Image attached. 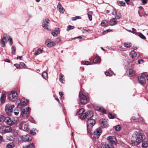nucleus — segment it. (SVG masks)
Returning <instances> with one entry per match:
<instances>
[{"label": "nucleus", "instance_id": "nucleus-48", "mask_svg": "<svg viewBox=\"0 0 148 148\" xmlns=\"http://www.w3.org/2000/svg\"><path fill=\"white\" fill-rule=\"evenodd\" d=\"M27 148H34V145L32 143L28 145L27 146Z\"/></svg>", "mask_w": 148, "mask_h": 148}, {"label": "nucleus", "instance_id": "nucleus-9", "mask_svg": "<svg viewBox=\"0 0 148 148\" xmlns=\"http://www.w3.org/2000/svg\"><path fill=\"white\" fill-rule=\"evenodd\" d=\"M49 20L47 18H46L44 19L42 23V25L43 28L47 30H49V26L48 24L49 23Z\"/></svg>", "mask_w": 148, "mask_h": 148}, {"label": "nucleus", "instance_id": "nucleus-21", "mask_svg": "<svg viewBox=\"0 0 148 148\" xmlns=\"http://www.w3.org/2000/svg\"><path fill=\"white\" fill-rule=\"evenodd\" d=\"M117 24V22L115 20V18H113L110 21V24L111 26H113L116 25Z\"/></svg>", "mask_w": 148, "mask_h": 148}, {"label": "nucleus", "instance_id": "nucleus-1", "mask_svg": "<svg viewBox=\"0 0 148 148\" xmlns=\"http://www.w3.org/2000/svg\"><path fill=\"white\" fill-rule=\"evenodd\" d=\"M143 137L141 132H135L132 135V142L134 145H137L142 141Z\"/></svg>", "mask_w": 148, "mask_h": 148}, {"label": "nucleus", "instance_id": "nucleus-46", "mask_svg": "<svg viewBox=\"0 0 148 148\" xmlns=\"http://www.w3.org/2000/svg\"><path fill=\"white\" fill-rule=\"evenodd\" d=\"M8 40H9L10 44V45H11L13 43V42L12 40V38L10 37H9L8 41Z\"/></svg>", "mask_w": 148, "mask_h": 148}, {"label": "nucleus", "instance_id": "nucleus-45", "mask_svg": "<svg viewBox=\"0 0 148 148\" xmlns=\"http://www.w3.org/2000/svg\"><path fill=\"white\" fill-rule=\"evenodd\" d=\"M82 63L83 64L86 65H88L90 64V62L88 61H86V62L82 61Z\"/></svg>", "mask_w": 148, "mask_h": 148}, {"label": "nucleus", "instance_id": "nucleus-61", "mask_svg": "<svg viewBox=\"0 0 148 148\" xmlns=\"http://www.w3.org/2000/svg\"><path fill=\"white\" fill-rule=\"evenodd\" d=\"M54 97H55L56 99L58 102V103H60L58 97L54 95Z\"/></svg>", "mask_w": 148, "mask_h": 148}, {"label": "nucleus", "instance_id": "nucleus-40", "mask_svg": "<svg viewBox=\"0 0 148 148\" xmlns=\"http://www.w3.org/2000/svg\"><path fill=\"white\" fill-rule=\"evenodd\" d=\"M115 129L117 131H119L121 129V127L119 125H117L115 126Z\"/></svg>", "mask_w": 148, "mask_h": 148}, {"label": "nucleus", "instance_id": "nucleus-7", "mask_svg": "<svg viewBox=\"0 0 148 148\" xmlns=\"http://www.w3.org/2000/svg\"><path fill=\"white\" fill-rule=\"evenodd\" d=\"M29 108L28 107H26L23 108L22 110L21 114L23 117H27L29 116Z\"/></svg>", "mask_w": 148, "mask_h": 148}, {"label": "nucleus", "instance_id": "nucleus-51", "mask_svg": "<svg viewBox=\"0 0 148 148\" xmlns=\"http://www.w3.org/2000/svg\"><path fill=\"white\" fill-rule=\"evenodd\" d=\"M61 40L59 38H57L55 40V41L57 42H59Z\"/></svg>", "mask_w": 148, "mask_h": 148}, {"label": "nucleus", "instance_id": "nucleus-5", "mask_svg": "<svg viewBox=\"0 0 148 148\" xmlns=\"http://www.w3.org/2000/svg\"><path fill=\"white\" fill-rule=\"evenodd\" d=\"M18 95L16 91H12L8 95V98L10 101H14L17 99Z\"/></svg>", "mask_w": 148, "mask_h": 148}, {"label": "nucleus", "instance_id": "nucleus-24", "mask_svg": "<svg viewBox=\"0 0 148 148\" xmlns=\"http://www.w3.org/2000/svg\"><path fill=\"white\" fill-rule=\"evenodd\" d=\"M57 8L59 9V12L61 13H63L64 12L63 8L60 3H58L57 6Z\"/></svg>", "mask_w": 148, "mask_h": 148}, {"label": "nucleus", "instance_id": "nucleus-60", "mask_svg": "<svg viewBox=\"0 0 148 148\" xmlns=\"http://www.w3.org/2000/svg\"><path fill=\"white\" fill-rule=\"evenodd\" d=\"M141 1L143 4H145L147 3V1L146 0H141Z\"/></svg>", "mask_w": 148, "mask_h": 148}, {"label": "nucleus", "instance_id": "nucleus-34", "mask_svg": "<svg viewBox=\"0 0 148 148\" xmlns=\"http://www.w3.org/2000/svg\"><path fill=\"white\" fill-rule=\"evenodd\" d=\"M105 74L106 76H111L114 74V73L113 71L110 72L106 71L105 73Z\"/></svg>", "mask_w": 148, "mask_h": 148}, {"label": "nucleus", "instance_id": "nucleus-36", "mask_svg": "<svg viewBox=\"0 0 148 148\" xmlns=\"http://www.w3.org/2000/svg\"><path fill=\"white\" fill-rule=\"evenodd\" d=\"M108 116L110 119H113L116 117V115L113 114L109 113Z\"/></svg>", "mask_w": 148, "mask_h": 148}, {"label": "nucleus", "instance_id": "nucleus-59", "mask_svg": "<svg viewBox=\"0 0 148 148\" xmlns=\"http://www.w3.org/2000/svg\"><path fill=\"white\" fill-rule=\"evenodd\" d=\"M59 28H56L54 30V31L56 32L57 33H58V32L59 31Z\"/></svg>", "mask_w": 148, "mask_h": 148}, {"label": "nucleus", "instance_id": "nucleus-42", "mask_svg": "<svg viewBox=\"0 0 148 148\" xmlns=\"http://www.w3.org/2000/svg\"><path fill=\"white\" fill-rule=\"evenodd\" d=\"M74 28V27L73 26H72L71 25H69L68 26L67 29L66 31H69V30L73 29Z\"/></svg>", "mask_w": 148, "mask_h": 148}, {"label": "nucleus", "instance_id": "nucleus-39", "mask_svg": "<svg viewBox=\"0 0 148 148\" xmlns=\"http://www.w3.org/2000/svg\"><path fill=\"white\" fill-rule=\"evenodd\" d=\"M5 100V96L3 95L2 94L1 97V103H4Z\"/></svg>", "mask_w": 148, "mask_h": 148}, {"label": "nucleus", "instance_id": "nucleus-37", "mask_svg": "<svg viewBox=\"0 0 148 148\" xmlns=\"http://www.w3.org/2000/svg\"><path fill=\"white\" fill-rule=\"evenodd\" d=\"M92 128L88 127H87V130L88 131V134L90 135H92L93 134V133L92 132V130H91V129Z\"/></svg>", "mask_w": 148, "mask_h": 148}, {"label": "nucleus", "instance_id": "nucleus-47", "mask_svg": "<svg viewBox=\"0 0 148 148\" xmlns=\"http://www.w3.org/2000/svg\"><path fill=\"white\" fill-rule=\"evenodd\" d=\"M100 111H101L103 113H105V110L102 107H100L99 108Z\"/></svg>", "mask_w": 148, "mask_h": 148}, {"label": "nucleus", "instance_id": "nucleus-63", "mask_svg": "<svg viewBox=\"0 0 148 148\" xmlns=\"http://www.w3.org/2000/svg\"><path fill=\"white\" fill-rule=\"evenodd\" d=\"M22 57V56H18L17 57V59L21 60Z\"/></svg>", "mask_w": 148, "mask_h": 148}, {"label": "nucleus", "instance_id": "nucleus-58", "mask_svg": "<svg viewBox=\"0 0 148 148\" xmlns=\"http://www.w3.org/2000/svg\"><path fill=\"white\" fill-rule=\"evenodd\" d=\"M111 31H112V30L111 29H107V30H106L103 31V33H104L105 32L106 33V32H109Z\"/></svg>", "mask_w": 148, "mask_h": 148}, {"label": "nucleus", "instance_id": "nucleus-12", "mask_svg": "<svg viewBox=\"0 0 148 148\" xmlns=\"http://www.w3.org/2000/svg\"><path fill=\"white\" fill-rule=\"evenodd\" d=\"M107 139L111 144H116L117 143L116 137L114 136H109L107 137Z\"/></svg>", "mask_w": 148, "mask_h": 148}, {"label": "nucleus", "instance_id": "nucleus-25", "mask_svg": "<svg viewBox=\"0 0 148 148\" xmlns=\"http://www.w3.org/2000/svg\"><path fill=\"white\" fill-rule=\"evenodd\" d=\"M142 146L143 148H148V142H144L142 143Z\"/></svg>", "mask_w": 148, "mask_h": 148}, {"label": "nucleus", "instance_id": "nucleus-56", "mask_svg": "<svg viewBox=\"0 0 148 148\" xmlns=\"http://www.w3.org/2000/svg\"><path fill=\"white\" fill-rule=\"evenodd\" d=\"M144 62V60L142 59H141L140 60H138V64H140V62Z\"/></svg>", "mask_w": 148, "mask_h": 148}, {"label": "nucleus", "instance_id": "nucleus-41", "mask_svg": "<svg viewBox=\"0 0 148 148\" xmlns=\"http://www.w3.org/2000/svg\"><path fill=\"white\" fill-rule=\"evenodd\" d=\"M4 116H0V125L1 124L2 122L4 121Z\"/></svg>", "mask_w": 148, "mask_h": 148}, {"label": "nucleus", "instance_id": "nucleus-52", "mask_svg": "<svg viewBox=\"0 0 148 148\" xmlns=\"http://www.w3.org/2000/svg\"><path fill=\"white\" fill-rule=\"evenodd\" d=\"M125 3L123 1L121 2V5L122 6H125Z\"/></svg>", "mask_w": 148, "mask_h": 148}, {"label": "nucleus", "instance_id": "nucleus-6", "mask_svg": "<svg viewBox=\"0 0 148 148\" xmlns=\"http://www.w3.org/2000/svg\"><path fill=\"white\" fill-rule=\"evenodd\" d=\"M12 130V128L10 126H2L0 127V132L1 133L10 132Z\"/></svg>", "mask_w": 148, "mask_h": 148}, {"label": "nucleus", "instance_id": "nucleus-53", "mask_svg": "<svg viewBox=\"0 0 148 148\" xmlns=\"http://www.w3.org/2000/svg\"><path fill=\"white\" fill-rule=\"evenodd\" d=\"M112 14L113 15H116V11L115 10H113V12H112Z\"/></svg>", "mask_w": 148, "mask_h": 148}, {"label": "nucleus", "instance_id": "nucleus-57", "mask_svg": "<svg viewBox=\"0 0 148 148\" xmlns=\"http://www.w3.org/2000/svg\"><path fill=\"white\" fill-rule=\"evenodd\" d=\"M30 133L33 135H34L36 134V133L35 132L33 131L32 130L30 131Z\"/></svg>", "mask_w": 148, "mask_h": 148}, {"label": "nucleus", "instance_id": "nucleus-55", "mask_svg": "<svg viewBox=\"0 0 148 148\" xmlns=\"http://www.w3.org/2000/svg\"><path fill=\"white\" fill-rule=\"evenodd\" d=\"M20 64L21 66H22L23 67L25 68V67L26 66V65H25V64L24 63L21 62L20 63Z\"/></svg>", "mask_w": 148, "mask_h": 148}, {"label": "nucleus", "instance_id": "nucleus-13", "mask_svg": "<svg viewBox=\"0 0 148 148\" xmlns=\"http://www.w3.org/2000/svg\"><path fill=\"white\" fill-rule=\"evenodd\" d=\"M87 119L88 121H87V127L92 128V127L95 124V120Z\"/></svg>", "mask_w": 148, "mask_h": 148}, {"label": "nucleus", "instance_id": "nucleus-11", "mask_svg": "<svg viewBox=\"0 0 148 148\" xmlns=\"http://www.w3.org/2000/svg\"><path fill=\"white\" fill-rule=\"evenodd\" d=\"M13 111L12 108L9 104H7L5 106V112L8 115L10 114Z\"/></svg>", "mask_w": 148, "mask_h": 148}, {"label": "nucleus", "instance_id": "nucleus-33", "mask_svg": "<svg viewBox=\"0 0 148 148\" xmlns=\"http://www.w3.org/2000/svg\"><path fill=\"white\" fill-rule=\"evenodd\" d=\"M92 11H90L88 12L87 14V15L88 17L89 20L91 21L92 20Z\"/></svg>", "mask_w": 148, "mask_h": 148}, {"label": "nucleus", "instance_id": "nucleus-26", "mask_svg": "<svg viewBox=\"0 0 148 148\" xmlns=\"http://www.w3.org/2000/svg\"><path fill=\"white\" fill-rule=\"evenodd\" d=\"M101 25L102 26L106 27L108 25V23L106 21H101Z\"/></svg>", "mask_w": 148, "mask_h": 148}, {"label": "nucleus", "instance_id": "nucleus-23", "mask_svg": "<svg viewBox=\"0 0 148 148\" xmlns=\"http://www.w3.org/2000/svg\"><path fill=\"white\" fill-rule=\"evenodd\" d=\"M93 62L96 64H99L101 62L100 59L98 57H96L93 59Z\"/></svg>", "mask_w": 148, "mask_h": 148}, {"label": "nucleus", "instance_id": "nucleus-32", "mask_svg": "<svg viewBox=\"0 0 148 148\" xmlns=\"http://www.w3.org/2000/svg\"><path fill=\"white\" fill-rule=\"evenodd\" d=\"M23 130L26 131H28L29 130L28 128V124L27 123L25 124L24 125L23 128L22 129Z\"/></svg>", "mask_w": 148, "mask_h": 148}, {"label": "nucleus", "instance_id": "nucleus-54", "mask_svg": "<svg viewBox=\"0 0 148 148\" xmlns=\"http://www.w3.org/2000/svg\"><path fill=\"white\" fill-rule=\"evenodd\" d=\"M127 30L130 32H131V33H133V34H135V35H137V33H136V32H132V31H131V30Z\"/></svg>", "mask_w": 148, "mask_h": 148}, {"label": "nucleus", "instance_id": "nucleus-18", "mask_svg": "<svg viewBox=\"0 0 148 148\" xmlns=\"http://www.w3.org/2000/svg\"><path fill=\"white\" fill-rule=\"evenodd\" d=\"M138 80L139 83L142 85L145 84L146 82V79L144 77L142 76L138 77Z\"/></svg>", "mask_w": 148, "mask_h": 148}, {"label": "nucleus", "instance_id": "nucleus-19", "mask_svg": "<svg viewBox=\"0 0 148 148\" xmlns=\"http://www.w3.org/2000/svg\"><path fill=\"white\" fill-rule=\"evenodd\" d=\"M127 73L130 77L133 76L135 75V72L132 69H130L127 71Z\"/></svg>", "mask_w": 148, "mask_h": 148}, {"label": "nucleus", "instance_id": "nucleus-8", "mask_svg": "<svg viewBox=\"0 0 148 148\" xmlns=\"http://www.w3.org/2000/svg\"><path fill=\"white\" fill-rule=\"evenodd\" d=\"M4 121L6 124L10 125H12L16 123L15 120H12L9 117H4Z\"/></svg>", "mask_w": 148, "mask_h": 148}, {"label": "nucleus", "instance_id": "nucleus-4", "mask_svg": "<svg viewBox=\"0 0 148 148\" xmlns=\"http://www.w3.org/2000/svg\"><path fill=\"white\" fill-rule=\"evenodd\" d=\"M26 105V102L25 101H21L20 102L18 103L17 105V108L18 110H16V109L14 111V113L16 115H17L19 113L18 110L20 109L21 110Z\"/></svg>", "mask_w": 148, "mask_h": 148}, {"label": "nucleus", "instance_id": "nucleus-44", "mask_svg": "<svg viewBox=\"0 0 148 148\" xmlns=\"http://www.w3.org/2000/svg\"><path fill=\"white\" fill-rule=\"evenodd\" d=\"M81 17L80 16H76L72 18V21H75L77 19H81Z\"/></svg>", "mask_w": 148, "mask_h": 148}, {"label": "nucleus", "instance_id": "nucleus-31", "mask_svg": "<svg viewBox=\"0 0 148 148\" xmlns=\"http://www.w3.org/2000/svg\"><path fill=\"white\" fill-rule=\"evenodd\" d=\"M15 147V145L13 143L8 144L6 145L7 148H13Z\"/></svg>", "mask_w": 148, "mask_h": 148}, {"label": "nucleus", "instance_id": "nucleus-30", "mask_svg": "<svg viewBox=\"0 0 148 148\" xmlns=\"http://www.w3.org/2000/svg\"><path fill=\"white\" fill-rule=\"evenodd\" d=\"M137 35L138 36L141 38L143 39H146V38L145 36L142 34L141 33H137Z\"/></svg>", "mask_w": 148, "mask_h": 148}, {"label": "nucleus", "instance_id": "nucleus-49", "mask_svg": "<svg viewBox=\"0 0 148 148\" xmlns=\"http://www.w3.org/2000/svg\"><path fill=\"white\" fill-rule=\"evenodd\" d=\"M52 35L54 36H57V33L55 32H52L51 33Z\"/></svg>", "mask_w": 148, "mask_h": 148}, {"label": "nucleus", "instance_id": "nucleus-43", "mask_svg": "<svg viewBox=\"0 0 148 148\" xmlns=\"http://www.w3.org/2000/svg\"><path fill=\"white\" fill-rule=\"evenodd\" d=\"M24 124V121H22L19 124V125L20 129H23L22 126Z\"/></svg>", "mask_w": 148, "mask_h": 148}, {"label": "nucleus", "instance_id": "nucleus-17", "mask_svg": "<svg viewBox=\"0 0 148 148\" xmlns=\"http://www.w3.org/2000/svg\"><path fill=\"white\" fill-rule=\"evenodd\" d=\"M8 38V37L6 34H3V37L2 38L0 41V44L2 45V47H4L5 46V43L6 42L8 41H6V37Z\"/></svg>", "mask_w": 148, "mask_h": 148}, {"label": "nucleus", "instance_id": "nucleus-10", "mask_svg": "<svg viewBox=\"0 0 148 148\" xmlns=\"http://www.w3.org/2000/svg\"><path fill=\"white\" fill-rule=\"evenodd\" d=\"M102 131L101 129L98 128L96 129L94 134V137L95 139H98L102 133Z\"/></svg>", "mask_w": 148, "mask_h": 148}, {"label": "nucleus", "instance_id": "nucleus-3", "mask_svg": "<svg viewBox=\"0 0 148 148\" xmlns=\"http://www.w3.org/2000/svg\"><path fill=\"white\" fill-rule=\"evenodd\" d=\"M79 99L82 104L87 103L89 101L88 93L86 92L83 93L82 91H80L79 94Z\"/></svg>", "mask_w": 148, "mask_h": 148}, {"label": "nucleus", "instance_id": "nucleus-38", "mask_svg": "<svg viewBox=\"0 0 148 148\" xmlns=\"http://www.w3.org/2000/svg\"><path fill=\"white\" fill-rule=\"evenodd\" d=\"M64 76L62 74H60V78L59 81L62 83H63L64 82L63 81H64V80L62 79Z\"/></svg>", "mask_w": 148, "mask_h": 148}, {"label": "nucleus", "instance_id": "nucleus-16", "mask_svg": "<svg viewBox=\"0 0 148 148\" xmlns=\"http://www.w3.org/2000/svg\"><path fill=\"white\" fill-rule=\"evenodd\" d=\"M21 139L24 141H29L31 140V139L29 135H23L20 137Z\"/></svg>", "mask_w": 148, "mask_h": 148}, {"label": "nucleus", "instance_id": "nucleus-22", "mask_svg": "<svg viewBox=\"0 0 148 148\" xmlns=\"http://www.w3.org/2000/svg\"><path fill=\"white\" fill-rule=\"evenodd\" d=\"M105 148H114L113 146L111 143H106L105 145Z\"/></svg>", "mask_w": 148, "mask_h": 148}, {"label": "nucleus", "instance_id": "nucleus-29", "mask_svg": "<svg viewBox=\"0 0 148 148\" xmlns=\"http://www.w3.org/2000/svg\"><path fill=\"white\" fill-rule=\"evenodd\" d=\"M42 50L38 48L37 49V50L34 53V55L36 56L42 53Z\"/></svg>", "mask_w": 148, "mask_h": 148}, {"label": "nucleus", "instance_id": "nucleus-62", "mask_svg": "<svg viewBox=\"0 0 148 148\" xmlns=\"http://www.w3.org/2000/svg\"><path fill=\"white\" fill-rule=\"evenodd\" d=\"M5 62H9V63L10 62V60L9 59H6L5 60Z\"/></svg>", "mask_w": 148, "mask_h": 148}, {"label": "nucleus", "instance_id": "nucleus-15", "mask_svg": "<svg viewBox=\"0 0 148 148\" xmlns=\"http://www.w3.org/2000/svg\"><path fill=\"white\" fill-rule=\"evenodd\" d=\"M45 44L48 47H52L55 45V43L51 40L48 39L45 42Z\"/></svg>", "mask_w": 148, "mask_h": 148}, {"label": "nucleus", "instance_id": "nucleus-35", "mask_svg": "<svg viewBox=\"0 0 148 148\" xmlns=\"http://www.w3.org/2000/svg\"><path fill=\"white\" fill-rule=\"evenodd\" d=\"M124 45L125 47L127 48H129L132 46V44L131 43L125 42L124 43Z\"/></svg>", "mask_w": 148, "mask_h": 148}, {"label": "nucleus", "instance_id": "nucleus-2", "mask_svg": "<svg viewBox=\"0 0 148 148\" xmlns=\"http://www.w3.org/2000/svg\"><path fill=\"white\" fill-rule=\"evenodd\" d=\"M84 110L83 108H81L76 113V114L81 119H90L93 116V113L91 111H89L83 113Z\"/></svg>", "mask_w": 148, "mask_h": 148}, {"label": "nucleus", "instance_id": "nucleus-64", "mask_svg": "<svg viewBox=\"0 0 148 148\" xmlns=\"http://www.w3.org/2000/svg\"><path fill=\"white\" fill-rule=\"evenodd\" d=\"M132 119L134 121H136V118L134 116H133L132 118Z\"/></svg>", "mask_w": 148, "mask_h": 148}, {"label": "nucleus", "instance_id": "nucleus-27", "mask_svg": "<svg viewBox=\"0 0 148 148\" xmlns=\"http://www.w3.org/2000/svg\"><path fill=\"white\" fill-rule=\"evenodd\" d=\"M42 76L43 78L45 79H47L48 78V75L47 73L45 71H44L42 72Z\"/></svg>", "mask_w": 148, "mask_h": 148}, {"label": "nucleus", "instance_id": "nucleus-28", "mask_svg": "<svg viewBox=\"0 0 148 148\" xmlns=\"http://www.w3.org/2000/svg\"><path fill=\"white\" fill-rule=\"evenodd\" d=\"M11 53L13 55H14L16 52V48L15 46L13 45L11 47Z\"/></svg>", "mask_w": 148, "mask_h": 148}, {"label": "nucleus", "instance_id": "nucleus-14", "mask_svg": "<svg viewBox=\"0 0 148 148\" xmlns=\"http://www.w3.org/2000/svg\"><path fill=\"white\" fill-rule=\"evenodd\" d=\"M99 123L102 127H106L108 126L107 120L104 119H102L100 120Z\"/></svg>", "mask_w": 148, "mask_h": 148}, {"label": "nucleus", "instance_id": "nucleus-20", "mask_svg": "<svg viewBox=\"0 0 148 148\" xmlns=\"http://www.w3.org/2000/svg\"><path fill=\"white\" fill-rule=\"evenodd\" d=\"M130 56L132 59L134 58L137 56V54L136 52L132 50V51L130 54Z\"/></svg>", "mask_w": 148, "mask_h": 148}, {"label": "nucleus", "instance_id": "nucleus-50", "mask_svg": "<svg viewBox=\"0 0 148 148\" xmlns=\"http://www.w3.org/2000/svg\"><path fill=\"white\" fill-rule=\"evenodd\" d=\"M14 66H15L17 69H19L20 67V66L19 64H14Z\"/></svg>", "mask_w": 148, "mask_h": 148}]
</instances>
